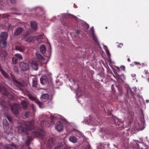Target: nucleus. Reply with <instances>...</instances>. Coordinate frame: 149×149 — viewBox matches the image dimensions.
<instances>
[{
  "instance_id": "nucleus-16",
  "label": "nucleus",
  "mask_w": 149,
  "mask_h": 149,
  "mask_svg": "<svg viewBox=\"0 0 149 149\" xmlns=\"http://www.w3.org/2000/svg\"><path fill=\"white\" fill-rule=\"evenodd\" d=\"M21 104L22 105V108L24 110L26 109L28 107V103L25 101H22L21 102Z\"/></svg>"
},
{
  "instance_id": "nucleus-33",
  "label": "nucleus",
  "mask_w": 149,
  "mask_h": 149,
  "mask_svg": "<svg viewBox=\"0 0 149 149\" xmlns=\"http://www.w3.org/2000/svg\"><path fill=\"white\" fill-rule=\"evenodd\" d=\"M31 113L29 111H26L25 113V116L26 118H29L31 115Z\"/></svg>"
},
{
  "instance_id": "nucleus-12",
  "label": "nucleus",
  "mask_w": 149,
  "mask_h": 149,
  "mask_svg": "<svg viewBox=\"0 0 149 149\" xmlns=\"http://www.w3.org/2000/svg\"><path fill=\"white\" fill-rule=\"evenodd\" d=\"M8 35V33L7 32H3L1 33L0 35V37L1 38V39H3L4 40H7Z\"/></svg>"
},
{
  "instance_id": "nucleus-37",
  "label": "nucleus",
  "mask_w": 149,
  "mask_h": 149,
  "mask_svg": "<svg viewBox=\"0 0 149 149\" xmlns=\"http://www.w3.org/2000/svg\"><path fill=\"white\" fill-rule=\"evenodd\" d=\"M35 38H36V39H37V40L38 41H39V39H41L42 38H43V36H42V35H39V36H35Z\"/></svg>"
},
{
  "instance_id": "nucleus-15",
  "label": "nucleus",
  "mask_w": 149,
  "mask_h": 149,
  "mask_svg": "<svg viewBox=\"0 0 149 149\" xmlns=\"http://www.w3.org/2000/svg\"><path fill=\"white\" fill-rule=\"evenodd\" d=\"M15 49L21 52H23L25 50V47L24 46H16L15 47Z\"/></svg>"
},
{
  "instance_id": "nucleus-7",
  "label": "nucleus",
  "mask_w": 149,
  "mask_h": 149,
  "mask_svg": "<svg viewBox=\"0 0 149 149\" xmlns=\"http://www.w3.org/2000/svg\"><path fill=\"white\" fill-rule=\"evenodd\" d=\"M49 95L47 94H45L42 95L40 98L42 101L43 102L48 103L49 101Z\"/></svg>"
},
{
  "instance_id": "nucleus-6",
  "label": "nucleus",
  "mask_w": 149,
  "mask_h": 149,
  "mask_svg": "<svg viewBox=\"0 0 149 149\" xmlns=\"http://www.w3.org/2000/svg\"><path fill=\"white\" fill-rule=\"evenodd\" d=\"M50 77L46 75H44L42 76L40 78V81L41 84L44 85L45 83H48L50 79Z\"/></svg>"
},
{
  "instance_id": "nucleus-35",
  "label": "nucleus",
  "mask_w": 149,
  "mask_h": 149,
  "mask_svg": "<svg viewBox=\"0 0 149 149\" xmlns=\"http://www.w3.org/2000/svg\"><path fill=\"white\" fill-rule=\"evenodd\" d=\"M14 71L15 72L18 73V69L17 66L16 65L14 66L13 67Z\"/></svg>"
},
{
  "instance_id": "nucleus-20",
  "label": "nucleus",
  "mask_w": 149,
  "mask_h": 149,
  "mask_svg": "<svg viewBox=\"0 0 149 149\" xmlns=\"http://www.w3.org/2000/svg\"><path fill=\"white\" fill-rule=\"evenodd\" d=\"M0 71H1L2 74L6 79L9 78L8 74L3 69H1L0 70Z\"/></svg>"
},
{
  "instance_id": "nucleus-36",
  "label": "nucleus",
  "mask_w": 149,
  "mask_h": 149,
  "mask_svg": "<svg viewBox=\"0 0 149 149\" xmlns=\"http://www.w3.org/2000/svg\"><path fill=\"white\" fill-rule=\"evenodd\" d=\"M28 97L29 99H30V100H33L34 101V100L35 99L36 97H33V96L31 95H28Z\"/></svg>"
},
{
  "instance_id": "nucleus-31",
  "label": "nucleus",
  "mask_w": 149,
  "mask_h": 149,
  "mask_svg": "<svg viewBox=\"0 0 149 149\" xmlns=\"http://www.w3.org/2000/svg\"><path fill=\"white\" fill-rule=\"evenodd\" d=\"M127 93H130V94L132 96H133L134 95V93L133 91V90L132 89H131L130 88H129L127 89Z\"/></svg>"
},
{
  "instance_id": "nucleus-54",
  "label": "nucleus",
  "mask_w": 149,
  "mask_h": 149,
  "mask_svg": "<svg viewBox=\"0 0 149 149\" xmlns=\"http://www.w3.org/2000/svg\"><path fill=\"white\" fill-rule=\"evenodd\" d=\"M146 102L147 103H148L149 102V100H146Z\"/></svg>"
},
{
  "instance_id": "nucleus-39",
  "label": "nucleus",
  "mask_w": 149,
  "mask_h": 149,
  "mask_svg": "<svg viewBox=\"0 0 149 149\" xmlns=\"http://www.w3.org/2000/svg\"><path fill=\"white\" fill-rule=\"evenodd\" d=\"M31 108L32 109V110L33 111H35L36 110V108L35 106L33 104H32L31 106Z\"/></svg>"
},
{
  "instance_id": "nucleus-8",
  "label": "nucleus",
  "mask_w": 149,
  "mask_h": 149,
  "mask_svg": "<svg viewBox=\"0 0 149 149\" xmlns=\"http://www.w3.org/2000/svg\"><path fill=\"white\" fill-rule=\"evenodd\" d=\"M24 31V29L21 27H18L15 30L14 35L15 36H17L21 34Z\"/></svg>"
},
{
  "instance_id": "nucleus-27",
  "label": "nucleus",
  "mask_w": 149,
  "mask_h": 149,
  "mask_svg": "<svg viewBox=\"0 0 149 149\" xmlns=\"http://www.w3.org/2000/svg\"><path fill=\"white\" fill-rule=\"evenodd\" d=\"M64 146L63 144L61 143H60L55 147L54 149H64Z\"/></svg>"
},
{
  "instance_id": "nucleus-24",
  "label": "nucleus",
  "mask_w": 149,
  "mask_h": 149,
  "mask_svg": "<svg viewBox=\"0 0 149 149\" xmlns=\"http://www.w3.org/2000/svg\"><path fill=\"white\" fill-rule=\"evenodd\" d=\"M8 123L6 119H3V127L5 129H7L8 127Z\"/></svg>"
},
{
  "instance_id": "nucleus-57",
  "label": "nucleus",
  "mask_w": 149,
  "mask_h": 149,
  "mask_svg": "<svg viewBox=\"0 0 149 149\" xmlns=\"http://www.w3.org/2000/svg\"><path fill=\"white\" fill-rule=\"evenodd\" d=\"M52 120V119H51V121H52V122L53 123V121H52V120Z\"/></svg>"
},
{
  "instance_id": "nucleus-45",
  "label": "nucleus",
  "mask_w": 149,
  "mask_h": 149,
  "mask_svg": "<svg viewBox=\"0 0 149 149\" xmlns=\"http://www.w3.org/2000/svg\"><path fill=\"white\" fill-rule=\"evenodd\" d=\"M91 31L93 32V33H94V31L93 27H92L91 28Z\"/></svg>"
},
{
  "instance_id": "nucleus-3",
  "label": "nucleus",
  "mask_w": 149,
  "mask_h": 149,
  "mask_svg": "<svg viewBox=\"0 0 149 149\" xmlns=\"http://www.w3.org/2000/svg\"><path fill=\"white\" fill-rule=\"evenodd\" d=\"M56 143V141L54 138L49 139L48 141L46 146L47 148H51Z\"/></svg>"
},
{
  "instance_id": "nucleus-4",
  "label": "nucleus",
  "mask_w": 149,
  "mask_h": 149,
  "mask_svg": "<svg viewBox=\"0 0 149 149\" xmlns=\"http://www.w3.org/2000/svg\"><path fill=\"white\" fill-rule=\"evenodd\" d=\"M19 109L20 105L17 104H15L11 107L13 113L16 115L18 114Z\"/></svg>"
},
{
  "instance_id": "nucleus-19",
  "label": "nucleus",
  "mask_w": 149,
  "mask_h": 149,
  "mask_svg": "<svg viewBox=\"0 0 149 149\" xmlns=\"http://www.w3.org/2000/svg\"><path fill=\"white\" fill-rule=\"evenodd\" d=\"M32 79V87H36L37 85V78L36 77H35L33 78Z\"/></svg>"
},
{
  "instance_id": "nucleus-51",
  "label": "nucleus",
  "mask_w": 149,
  "mask_h": 149,
  "mask_svg": "<svg viewBox=\"0 0 149 149\" xmlns=\"http://www.w3.org/2000/svg\"><path fill=\"white\" fill-rule=\"evenodd\" d=\"M51 119H52V120H53L54 119V117L53 116H51Z\"/></svg>"
},
{
  "instance_id": "nucleus-2",
  "label": "nucleus",
  "mask_w": 149,
  "mask_h": 149,
  "mask_svg": "<svg viewBox=\"0 0 149 149\" xmlns=\"http://www.w3.org/2000/svg\"><path fill=\"white\" fill-rule=\"evenodd\" d=\"M65 121L64 120H60L57 121L55 126V129L59 132L63 131L64 125L65 124Z\"/></svg>"
},
{
  "instance_id": "nucleus-21",
  "label": "nucleus",
  "mask_w": 149,
  "mask_h": 149,
  "mask_svg": "<svg viewBox=\"0 0 149 149\" xmlns=\"http://www.w3.org/2000/svg\"><path fill=\"white\" fill-rule=\"evenodd\" d=\"M40 49L42 54H44L46 53V47L45 45H41L40 47Z\"/></svg>"
},
{
  "instance_id": "nucleus-28",
  "label": "nucleus",
  "mask_w": 149,
  "mask_h": 149,
  "mask_svg": "<svg viewBox=\"0 0 149 149\" xmlns=\"http://www.w3.org/2000/svg\"><path fill=\"white\" fill-rule=\"evenodd\" d=\"M116 67L117 70V71L118 72L120 71V70L123 71H125V67L124 65H122L120 67V68L118 66H116Z\"/></svg>"
},
{
  "instance_id": "nucleus-32",
  "label": "nucleus",
  "mask_w": 149,
  "mask_h": 149,
  "mask_svg": "<svg viewBox=\"0 0 149 149\" xmlns=\"http://www.w3.org/2000/svg\"><path fill=\"white\" fill-rule=\"evenodd\" d=\"M35 103L37 104L39 106H40L42 104V102L39 101L36 98L34 101Z\"/></svg>"
},
{
  "instance_id": "nucleus-9",
  "label": "nucleus",
  "mask_w": 149,
  "mask_h": 149,
  "mask_svg": "<svg viewBox=\"0 0 149 149\" xmlns=\"http://www.w3.org/2000/svg\"><path fill=\"white\" fill-rule=\"evenodd\" d=\"M10 75L12 77V79L14 82V83L16 84L17 86L19 87H20L23 86V85L22 83L21 82L16 80L15 77L12 74H10Z\"/></svg>"
},
{
  "instance_id": "nucleus-14",
  "label": "nucleus",
  "mask_w": 149,
  "mask_h": 149,
  "mask_svg": "<svg viewBox=\"0 0 149 149\" xmlns=\"http://www.w3.org/2000/svg\"><path fill=\"white\" fill-rule=\"evenodd\" d=\"M17 146L14 143L9 145L5 147V149H17Z\"/></svg>"
},
{
  "instance_id": "nucleus-26",
  "label": "nucleus",
  "mask_w": 149,
  "mask_h": 149,
  "mask_svg": "<svg viewBox=\"0 0 149 149\" xmlns=\"http://www.w3.org/2000/svg\"><path fill=\"white\" fill-rule=\"evenodd\" d=\"M15 56L17 60H21L23 59L22 56L20 54H16L15 55Z\"/></svg>"
},
{
  "instance_id": "nucleus-10",
  "label": "nucleus",
  "mask_w": 149,
  "mask_h": 149,
  "mask_svg": "<svg viewBox=\"0 0 149 149\" xmlns=\"http://www.w3.org/2000/svg\"><path fill=\"white\" fill-rule=\"evenodd\" d=\"M40 124L42 127H49L50 125V123L49 121L47 120L42 121Z\"/></svg>"
},
{
  "instance_id": "nucleus-29",
  "label": "nucleus",
  "mask_w": 149,
  "mask_h": 149,
  "mask_svg": "<svg viewBox=\"0 0 149 149\" xmlns=\"http://www.w3.org/2000/svg\"><path fill=\"white\" fill-rule=\"evenodd\" d=\"M37 58L40 60L42 61L44 60V58L42 56L39 54H36Z\"/></svg>"
},
{
  "instance_id": "nucleus-48",
  "label": "nucleus",
  "mask_w": 149,
  "mask_h": 149,
  "mask_svg": "<svg viewBox=\"0 0 149 149\" xmlns=\"http://www.w3.org/2000/svg\"><path fill=\"white\" fill-rule=\"evenodd\" d=\"M111 89H112V90H113V91L115 92V91L114 90V89H114V88H113V85H112L111 86Z\"/></svg>"
},
{
  "instance_id": "nucleus-22",
  "label": "nucleus",
  "mask_w": 149,
  "mask_h": 149,
  "mask_svg": "<svg viewBox=\"0 0 149 149\" xmlns=\"http://www.w3.org/2000/svg\"><path fill=\"white\" fill-rule=\"evenodd\" d=\"M31 25L32 28L33 30H36L37 29V24L35 22H31Z\"/></svg>"
},
{
  "instance_id": "nucleus-23",
  "label": "nucleus",
  "mask_w": 149,
  "mask_h": 149,
  "mask_svg": "<svg viewBox=\"0 0 149 149\" xmlns=\"http://www.w3.org/2000/svg\"><path fill=\"white\" fill-rule=\"evenodd\" d=\"M36 40V38L35 37H31L28 38L26 39L25 40L26 42L28 43H30L31 42H33Z\"/></svg>"
},
{
  "instance_id": "nucleus-46",
  "label": "nucleus",
  "mask_w": 149,
  "mask_h": 149,
  "mask_svg": "<svg viewBox=\"0 0 149 149\" xmlns=\"http://www.w3.org/2000/svg\"><path fill=\"white\" fill-rule=\"evenodd\" d=\"M68 17H70V16H71L72 17H74V16L73 15H71L70 14H68Z\"/></svg>"
},
{
  "instance_id": "nucleus-1",
  "label": "nucleus",
  "mask_w": 149,
  "mask_h": 149,
  "mask_svg": "<svg viewBox=\"0 0 149 149\" xmlns=\"http://www.w3.org/2000/svg\"><path fill=\"white\" fill-rule=\"evenodd\" d=\"M25 127H23L22 124L18 127V131L19 133L27 135L29 130H31L32 136L38 137L42 139L45 133L42 128L41 129L38 127H34L33 120L26 122L24 123Z\"/></svg>"
},
{
  "instance_id": "nucleus-11",
  "label": "nucleus",
  "mask_w": 149,
  "mask_h": 149,
  "mask_svg": "<svg viewBox=\"0 0 149 149\" xmlns=\"http://www.w3.org/2000/svg\"><path fill=\"white\" fill-rule=\"evenodd\" d=\"M0 92H1L3 95H6L8 93V92L6 88L1 86H0Z\"/></svg>"
},
{
  "instance_id": "nucleus-5",
  "label": "nucleus",
  "mask_w": 149,
  "mask_h": 149,
  "mask_svg": "<svg viewBox=\"0 0 149 149\" xmlns=\"http://www.w3.org/2000/svg\"><path fill=\"white\" fill-rule=\"evenodd\" d=\"M19 65L21 69L23 71H26L29 69V64L24 62H20Z\"/></svg>"
},
{
  "instance_id": "nucleus-47",
  "label": "nucleus",
  "mask_w": 149,
  "mask_h": 149,
  "mask_svg": "<svg viewBox=\"0 0 149 149\" xmlns=\"http://www.w3.org/2000/svg\"><path fill=\"white\" fill-rule=\"evenodd\" d=\"M132 90L134 92H135L137 90V88H132Z\"/></svg>"
},
{
  "instance_id": "nucleus-52",
  "label": "nucleus",
  "mask_w": 149,
  "mask_h": 149,
  "mask_svg": "<svg viewBox=\"0 0 149 149\" xmlns=\"http://www.w3.org/2000/svg\"><path fill=\"white\" fill-rule=\"evenodd\" d=\"M127 61L128 62H130V58H127Z\"/></svg>"
},
{
  "instance_id": "nucleus-56",
  "label": "nucleus",
  "mask_w": 149,
  "mask_h": 149,
  "mask_svg": "<svg viewBox=\"0 0 149 149\" xmlns=\"http://www.w3.org/2000/svg\"><path fill=\"white\" fill-rule=\"evenodd\" d=\"M113 75V76L115 78H116L115 76L114 75Z\"/></svg>"
},
{
  "instance_id": "nucleus-34",
  "label": "nucleus",
  "mask_w": 149,
  "mask_h": 149,
  "mask_svg": "<svg viewBox=\"0 0 149 149\" xmlns=\"http://www.w3.org/2000/svg\"><path fill=\"white\" fill-rule=\"evenodd\" d=\"M18 62V60L17 58L15 56L12 58V62L13 64H16Z\"/></svg>"
},
{
  "instance_id": "nucleus-49",
  "label": "nucleus",
  "mask_w": 149,
  "mask_h": 149,
  "mask_svg": "<svg viewBox=\"0 0 149 149\" xmlns=\"http://www.w3.org/2000/svg\"><path fill=\"white\" fill-rule=\"evenodd\" d=\"M80 32V31L79 30H77L76 31V33L77 34H79Z\"/></svg>"
},
{
  "instance_id": "nucleus-42",
  "label": "nucleus",
  "mask_w": 149,
  "mask_h": 149,
  "mask_svg": "<svg viewBox=\"0 0 149 149\" xmlns=\"http://www.w3.org/2000/svg\"><path fill=\"white\" fill-rule=\"evenodd\" d=\"M106 52L108 56H110V54L109 51L108 50H107L106 51Z\"/></svg>"
},
{
  "instance_id": "nucleus-55",
  "label": "nucleus",
  "mask_w": 149,
  "mask_h": 149,
  "mask_svg": "<svg viewBox=\"0 0 149 149\" xmlns=\"http://www.w3.org/2000/svg\"><path fill=\"white\" fill-rule=\"evenodd\" d=\"M105 29H107V26L105 28Z\"/></svg>"
},
{
  "instance_id": "nucleus-44",
  "label": "nucleus",
  "mask_w": 149,
  "mask_h": 149,
  "mask_svg": "<svg viewBox=\"0 0 149 149\" xmlns=\"http://www.w3.org/2000/svg\"><path fill=\"white\" fill-rule=\"evenodd\" d=\"M123 45V43H120L119 45H118V47H121Z\"/></svg>"
},
{
  "instance_id": "nucleus-25",
  "label": "nucleus",
  "mask_w": 149,
  "mask_h": 149,
  "mask_svg": "<svg viewBox=\"0 0 149 149\" xmlns=\"http://www.w3.org/2000/svg\"><path fill=\"white\" fill-rule=\"evenodd\" d=\"M92 37L93 40L95 42V43L99 44V42L97 39L96 36L95 35L94 33H93L92 35Z\"/></svg>"
},
{
  "instance_id": "nucleus-38",
  "label": "nucleus",
  "mask_w": 149,
  "mask_h": 149,
  "mask_svg": "<svg viewBox=\"0 0 149 149\" xmlns=\"http://www.w3.org/2000/svg\"><path fill=\"white\" fill-rule=\"evenodd\" d=\"M6 118L10 122H11L12 121V118L11 116L8 115H7L6 116Z\"/></svg>"
},
{
  "instance_id": "nucleus-13",
  "label": "nucleus",
  "mask_w": 149,
  "mask_h": 149,
  "mask_svg": "<svg viewBox=\"0 0 149 149\" xmlns=\"http://www.w3.org/2000/svg\"><path fill=\"white\" fill-rule=\"evenodd\" d=\"M7 46V40L3 39L0 40V46L2 48H4Z\"/></svg>"
},
{
  "instance_id": "nucleus-50",
  "label": "nucleus",
  "mask_w": 149,
  "mask_h": 149,
  "mask_svg": "<svg viewBox=\"0 0 149 149\" xmlns=\"http://www.w3.org/2000/svg\"><path fill=\"white\" fill-rule=\"evenodd\" d=\"M134 64L135 65H139L140 64V63L139 62H134Z\"/></svg>"
},
{
  "instance_id": "nucleus-18",
  "label": "nucleus",
  "mask_w": 149,
  "mask_h": 149,
  "mask_svg": "<svg viewBox=\"0 0 149 149\" xmlns=\"http://www.w3.org/2000/svg\"><path fill=\"white\" fill-rule=\"evenodd\" d=\"M31 66L33 69L35 70H37L38 69V65L36 62H32Z\"/></svg>"
},
{
  "instance_id": "nucleus-17",
  "label": "nucleus",
  "mask_w": 149,
  "mask_h": 149,
  "mask_svg": "<svg viewBox=\"0 0 149 149\" xmlns=\"http://www.w3.org/2000/svg\"><path fill=\"white\" fill-rule=\"evenodd\" d=\"M77 138L75 136L72 135L69 138V141L72 142L73 143H74L76 142L77 141Z\"/></svg>"
},
{
  "instance_id": "nucleus-43",
  "label": "nucleus",
  "mask_w": 149,
  "mask_h": 149,
  "mask_svg": "<svg viewBox=\"0 0 149 149\" xmlns=\"http://www.w3.org/2000/svg\"><path fill=\"white\" fill-rule=\"evenodd\" d=\"M30 142L29 141H28L26 140V145L29 146L30 144Z\"/></svg>"
},
{
  "instance_id": "nucleus-53",
  "label": "nucleus",
  "mask_w": 149,
  "mask_h": 149,
  "mask_svg": "<svg viewBox=\"0 0 149 149\" xmlns=\"http://www.w3.org/2000/svg\"><path fill=\"white\" fill-rule=\"evenodd\" d=\"M15 0H11V2L12 3H13V2H15Z\"/></svg>"
},
{
  "instance_id": "nucleus-40",
  "label": "nucleus",
  "mask_w": 149,
  "mask_h": 149,
  "mask_svg": "<svg viewBox=\"0 0 149 149\" xmlns=\"http://www.w3.org/2000/svg\"><path fill=\"white\" fill-rule=\"evenodd\" d=\"M32 139V138L31 136H28L27 140L28 141H29L30 142L31 141Z\"/></svg>"
},
{
  "instance_id": "nucleus-30",
  "label": "nucleus",
  "mask_w": 149,
  "mask_h": 149,
  "mask_svg": "<svg viewBox=\"0 0 149 149\" xmlns=\"http://www.w3.org/2000/svg\"><path fill=\"white\" fill-rule=\"evenodd\" d=\"M10 16V15L9 13H4L2 15H1L0 17L2 18H7Z\"/></svg>"
},
{
  "instance_id": "nucleus-41",
  "label": "nucleus",
  "mask_w": 149,
  "mask_h": 149,
  "mask_svg": "<svg viewBox=\"0 0 149 149\" xmlns=\"http://www.w3.org/2000/svg\"><path fill=\"white\" fill-rule=\"evenodd\" d=\"M85 149H91V146L90 145H87L86 146Z\"/></svg>"
}]
</instances>
